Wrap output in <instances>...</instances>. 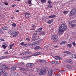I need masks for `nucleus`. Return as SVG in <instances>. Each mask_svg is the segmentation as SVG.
I'll list each match as a JSON object with an SVG mask.
<instances>
[{
    "mask_svg": "<svg viewBox=\"0 0 76 76\" xmlns=\"http://www.w3.org/2000/svg\"><path fill=\"white\" fill-rule=\"evenodd\" d=\"M67 29V26L65 24H62L59 27V29L58 31V33L59 34H61L64 32V30Z\"/></svg>",
    "mask_w": 76,
    "mask_h": 76,
    "instance_id": "1",
    "label": "nucleus"
},
{
    "mask_svg": "<svg viewBox=\"0 0 76 76\" xmlns=\"http://www.w3.org/2000/svg\"><path fill=\"white\" fill-rule=\"evenodd\" d=\"M48 69V68H46L45 69L41 70L39 73V75H45L47 73L46 71Z\"/></svg>",
    "mask_w": 76,
    "mask_h": 76,
    "instance_id": "2",
    "label": "nucleus"
},
{
    "mask_svg": "<svg viewBox=\"0 0 76 76\" xmlns=\"http://www.w3.org/2000/svg\"><path fill=\"white\" fill-rule=\"evenodd\" d=\"M51 38L52 40L54 41L55 42H57L58 39V38L57 36L56 35L52 36L51 37Z\"/></svg>",
    "mask_w": 76,
    "mask_h": 76,
    "instance_id": "3",
    "label": "nucleus"
},
{
    "mask_svg": "<svg viewBox=\"0 0 76 76\" xmlns=\"http://www.w3.org/2000/svg\"><path fill=\"white\" fill-rule=\"evenodd\" d=\"M76 13V9L74 8L71 10L70 12V15L72 16V15H74Z\"/></svg>",
    "mask_w": 76,
    "mask_h": 76,
    "instance_id": "4",
    "label": "nucleus"
},
{
    "mask_svg": "<svg viewBox=\"0 0 76 76\" xmlns=\"http://www.w3.org/2000/svg\"><path fill=\"white\" fill-rule=\"evenodd\" d=\"M26 66L27 67H30L31 69L32 67H33L34 65V64L32 63H28L26 64Z\"/></svg>",
    "mask_w": 76,
    "mask_h": 76,
    "instance_id": "5",
    "label": "nucleus"
},
{
    "mask_svg": "<svg viewBox=\"0 0 76 76\" xmlns=\"http://www.w3.org/2000/svg\"><path fill=\"white\" fill-rule=\"evenodd\" d=\"M20 74L17 72L12 73L10 74V76H20Z\"/></svg>",
    "mask_w": 76,
    "mask_h": 76,
    "instance_id": "6",
    "label": "nucleus"
},
{
    "mask_svg": "<svg viewBox=\"0 0 76 76\" xmlns=\"http://www.w3.org/2000/svg\"><path fill=\"white\" fill-rule=\"evenodd\" d=\"M15 31V29H12V30L9 31L8 32L10 35H13V34H14Z\"/></svg>",
    "mask_w": 76,
    "mask_h": 76,
    "instance_id": "7",
    "label": "nucleus"
},
{
    "mask_svg": "<svg viewBox=\"0 0 76 76\" xmlns=\"http://www.w3.org/2000/svg\"><path fill=\"white\" fill-rule=\"evenodd\" d=\"M52 74H53V69H50L48 71V76H51Z\"/></svg>",
    "mask_w": 76,
    "mask_h": 76,
    "instance_id": "8",
    "label": "nucleus"
},
{
    "mask_svg": "<svg viewBox=\"0 0 76 76\" xmlns=\"http://www.w3.org/2000/svg\"><path fill=\"white\" fill-rule=\"evenodd\" d=\"M1 68L3 69H7V66L4 65H1L0 66Z\"/></svg>",
    "mask_w": 76,
    "mask_h": 76,
    "instance_id": "9",
    "label": "nucleus"
},
{
    "mask_svg": "<svg viewBox=\"0 0 76 76\" xmlns=\"http://www.w3.org/2000/svg\"><path fill=\"white\" fill-rule=\"evenodd\" d=\"M16 69V66H14L13 67L11 68V71H13V70H15Z\"/></svg>",
    "mask_w": 76,
    "mask_h": 76,
    "instance_id": "10",
    "label": "nucleus"
},
{
    "mask_svg": "<svg viewBox=\"0 0 76 76\" xmlns=\"http://www.w3.org/2000/svg\"><path fill=\"white\" fill-rule=\"evenodd\" d=\"M4 73V70L3 69H0V75H3Z\"/></svg>",
    "mask_w": 76,
    "mask_h": 76,
    "instance_id": "11",
    "label": "nucleus"
},
{
    "mask_svg": "<svg viewBox=\"0 0 76 76\" xmlns=\"http://www.w3.org/2000/svg\"><path fill=\"white\" fill-rule=\"evenodd\" d=\"M31 57V56L23 57H22V58L23 60H27L28 58H29V57Z\"/></svg>",
    "mask_w": 76,
    "mask_h": 76,
    "instance_id": "12",
    "label": "nucleus"
},
{
    "mask_svg": "<svg viewBox=\"0 0 76 76\" xmlns=\"http://www.w3.org/2000/svg\"><path fill=\"white\" fill-rule=\"evenodd\" d=\"M13 37H16V36L18 35V32L15 31V32L13 34Z\"/></svg>",
    "mask_w": 76,
    "mask_h": 76,
    "instance_id": "13",
    "label": "nucleus"
},
{
    "mask_svg": "<svg viewBox=\"0 0 76 76\" xmlns=\"http://www.w3.org/2000/svg\"><path fill=\"white\" fill-rule=\"evenodd\" d=\"M39 61H40V63H46V61L44 60H41L40 59L39 60Z\"/></svg>",
    "mask_w": 76,
    "mask_h": 76,
    "instance_id": "14",
    "label": "nucleus"
},
{
    "mask_svg": "<svg viewBox=\"0 0 76 76\" xmlns=\"http://www.w3.org/2000/svg\"><path fill=\"white\" fill-rule=\"evenodd\" d=\"M70 56L72 58H76V55H74L73 54H71Z\"/></svg>",
    "mask_w": 76,
    "mask_h": 76,
    "instance_id": "15",
    "label": "nucleus"
},
{
    "mask_svg": "<svg viewBox=\"0 0 76 76\" xmlns=\"http://www.w3.org/2000/svg\"><path fill=\"white\" fill-rule=\"evenodd\" d=\"M55 59L57 60H60V59H61V58H60V57L59 56H55Z\"/></svg>",
    "mask_w": 76,
    "mask_h": 76,
    "instance_id": "16",
    "label": "nucleus"
},
{
    "mask_svg": "<svg viewBox=\"0 0 76 76\" xmlns=\"http://www.w3.org/2000/svg\"><path fill=\"white\" fill-rule=\"evenodd\" d=\"M2 29L4 30H7L9 29V28L7 26H4L2 28Z\"/></svg>",
    "mask_w": 76,
    "mask_h": 76,
    "instance_id": "17",
    "label": "nucleus"
},
{
    "mask_svg": "<svg viewBox=\"0 0 76 76\" xmlns=\"http://www.w3.org/2000/svg\"><path fill=\"white\" fill-rule=\"evenodd\" d=\"M25 16H27V17H29V16L30 15L29 13L26 12L24 14Z\"/></svg>",
    "mask_w": 76,
    "mask_h": 76,
    "instance_id": "18",
    "label": "nucleus"
},
{
    "mask_svg": "<svg viewBox=\"0 0 76 76\" xmlns=\"http://www.w3.org/2000/svg\"><path fill=\"white\" fill-rule=\"evenodd\" d=\"M33 39H32V41H36V40H37V39H36V37H35V36H33Z\"/></svg>",
    "mask_w": 76,
    "mask_h": 76,
    "instance_id": "19",
    "label": "nucleus"
},
{
    "mask_svg": "<svg viewBox=\"0 0 76 76\" xmlns=\"http://www.w3.org/2000/svg\"><path fill=\"white\" fill-rule=\"evenodd\" d=\"M68 61L69 63H71V64H73V63H74V61H72L71 59H69Z\"/></svg>",
    "mask_w": 76,
    "mask_h": 76,
    "instance_id": "20",
    "label": "nucleus"
},
{
    "mask_svg": "<svg viewBox=\"0 0 76 76\" xmlns=\"http://www.w3.org/2000/svg\"><path fill=\"white\" fill-rule=\"evenodd\" d=\"M55 17V15H52L49 16V18H53Z\"/></svg>",
    "mask_w": 76,
    "mask_h": 76,
    "instance_id": "21",
    "label": "nucleus"
},
{
    "mask_svg": "<svg viewBox=\"0 0 76 76\" xmlns=\"http://www.w3.org/2000/svg\"><path fill=\"white\" fill-rule=\"evenodd\" d=\"M57 61H53L52 62H51V63L52 64H57Z\"/></svg>",
    "mask_w": 76,
    "mask_h": 76,
    "instance_id": "22",
    "label": "nucleus"
},
{
    "mask_svg": "<svg viewBox=\"0 0 76 76\" xmlns=\"http://www.w3.org/2000/svg\"><path fill=\"white\" fill-rule=\"evenodd\" d=\"M18 67L19 68V70H21V71H22V70H23V71L25 70V69H24L23 68H22L21 67Z\"/></svg>",
    "mask_w": 76,
    "mask_h": 76,
    "instance_id": "23",
    "label": "nucleus"
},
{
    "mask_svg": "<svg viewBox=\"0 0 76 76\" xmlns=\"http://www.w3.org/2000/svg\"><path fill=\"white\" fill-rule=\"evenodd\" d=\"M41 48V47L39 46H37L36 47H35V50H39V48Z\"/></svg>",
    "mask_w": 76,
    "mask_h": 76,
    "instance_id": "24",
    "label": "nucleus"
},
{
    "mask_svg": "<svg viewBox=\"0 0 76 76\" xmlns=\"http://www.w3.org/2000/svg\"><path fill=\"white\" fill-rule=\"evenodd\" d=\"M76 24H72L71 25V26L72 28H75V27H76Z\"/></svg>",
    "mask_w": 76,
    "mask_h": 76,
    "instance_id": "25",
    "label": "nucleus"
},
{
    "mask_svg": "<svg viewBox=\"0 0 76 76\" xmlns=\"http://www.w3.org/2000/svg\"><path fill=\"white\" fill-rule=\"evenodd\" d=\"M66 42L63 41L61 42L60 43V45H61L62 44H64Z\"/></svg>",
    "mask_w": 76,
    "mask_h": 76,
    "instance_id": "26",
    "label": "nucleus"
},
{
    "mask_svg": "<svg viewBox=\"0 0 76 76\" xmlns=\"http://www.w3.org/2000/svg\"><path fill=\"white\" fill-rule=\"evenodd\" d=\"M36 46L35 45V42H33V43H32V45H31V47H34L35 46Z\"/></svg>",
    "mask_w": 76,
    "mask_h": 76,
    "instance_id": "27",
    "label": "nucleus"
},
{
    "mask_svg": "<svg viewBox=\"0 0 76 76\" xmlns=\"http://www.w3.org/2000/svg\"><path fill=\"white\" fill-rule=\"evenodd\" d=\"M48 23H53V20H49L48 21Z\"/></svg>",
    "mask_w": 76,
    "mask_h": 76,
    "instance_id": "28",
    "label": "nucleus"
},
{
    "mask_svg": "<svg viewBox=\"0 0 76 76\" xmlns=\"http://www.w3.org/2000/svg\"><path fill=\"white\" fill-rule=\"evenodd\" d=\"M67 67L69 69H71V66L70 65H68L67 66Z\"/></svg>",
    "mask_w": 76,
    "mask_h": 76,
    "instance_id": "29",
    "label": "nucleus"
},
{
    "mask_svg": "<svg viewBox=\"0 0 76 76\" xmlns=\"http://www.w3.org/2000/svg\"><path fill=\"white\" fill-rule=\"evenodd\" d=\"M12 26L13 27H16V24L15 23H13L12 24Z\"/></svg>",
    "mask_w": 76,
    "mask_h": 76,
    "instance_id": "30",
    "label": "nucleus"
},
{
    "mask_svg": "<svg viewBox=\"0 0 76 76\" xmlns=\"http://www.w3.org/2000/svg\"><path fill=\"white\" fill-rule=\"evenodd\" d=\"M25 55H27V54H30V52L28 51H26L25 52Z\"/></svg>",
    "mask_w": 76,
    "mask_h": 76,
    "instance_id": "31",
    "label": "nucleus"
},
{
    "mask_svg": "<svg viewBox=\"0 0 76 76\" xmlns=\"http://www.w3.org/2000/svg\"><path fill=\"white\" fill-rule=\"evenodd\" d=\"M32 56H38V52H36V53H34L32 55Z\"/></svg>",
    "mask_w": 76,
    "mask_h": 76,
    "instance_id": "32",
    "label": "nucleus"
},
{
    "mask_svg": "<svg viewBox=\"0 0 76 76\" xmlns=\"http://www.w3.org/2000/svg\"><path fill=\"white\" fill-rule=\"evenodd\" d=\"M4 31H2V30L0 29V34H3Z\"/></svg>",
    "mask_w": 76,
    "mask_h": 76,
    "instance_id": "33",
    "label": "nucleus"
},
{
    "mask_svg": "<svg viewBox=\"0 0 76 76\" xmlns=\"http://www.w3.org/2000/svg\"><path fill=\"white\" fill-rule=\"evenodd\" d=\"M67 46L69 47V48H71V47H72V45L70 44H68Z\"/></svg>",
    "mask_w": 76,
    "mask_h": 76,
    "instance_id": "34",
    "label": "nucleus"
},
{
    "mask_svg": "<svg viewBox=\"0 0 76 76\" xmlns=\"http://www.w3.org/2000/svg\"><path fill=\"white\" fill-rule=\"evenodd\" d=\"M67 13H68V11H66L64 12L63 13H64V14H67Z\"/></svg>",
    "mask_w": 76,
    "mask_h": 76,
    "instance_id": "35",
    "label": "nucleus"
},
{
    "mask_svg": "<svg viewBox=\"0 0 76 76\" xmlns=\"http://www.w3.org/2000/svg\"><path fill=\"white\" fill-rule=\"evenodd\" d=\"M48 6L50 8H51V7H52V5H51V4H48Z\"/></svg>",
    "mask_w": 76,
    "mask_h": 76,
    "instance_id": "36",
    "label": "nucleus"
},
{
    "mask_svg": "<svg viewBox=\"0 0 76 76\" xmlns=\"http://www.w3.org/2000/svg\"><path fill=\"white\" fill-rule=\"evenodd\" d=\"M42 28H40L38 29V31L40 32V31H42Z\"/></svg>",
    "mask_w": 76,
    "mask_h": 76,
    "instance_id": "37",
    "label": "nucleus"
},
{
    "mask_svg": "<svg viewBox=\"0 0 76 76\" xmlns=\"http://www.w3.org/2000/svg\"><path fill=\"white\" fill-rule=\"evenodd\" d=\"M2 47L4 49L6 48V46L5 45H2Z\"/></svg>",
    "mask_w": 76,
    "mask_h": 76,
    "instance_id": "38",
    "label": "nucleus"
},
{
    "mask_svg": "<svg viewBox=\"0 0 76 76\" xmlns=\"http://www.w3.org/2000/svg\"><path fill=\"white\" fill-rule=\"evenodd\" d=\"M5 57H5V56H2L0 58V59H3Z\"/></svg>",
    "mask_w": 76,
    "mask_h": 76,
    "instance_id": "39",
    "label": "nucleus"
},
{
    "mask_svg": "<svg viewBox=\"0 0 76 76\" xmlns=\"http://www.w3.org/2000/svg\"><path fill=\"white\" fill-rule=\"evenodd\" d=\"M9 74L7 73H5L4 74V76H8Z\"/></svg>",
    "mask_w": 76,
    "mask_h": 76,
    "instance_id": "40",
    "label": "nucleus"
},
{
    "mask_svg": "<svg viewBox=\"0 0 76 76\" xmlns=\"http://www.w3.org/2000/svg\"><path fill=\"white\" fill-rule=\"evenodd\" d=\"M38 35L37 33H35L34 34V35L33 36L35 37V36H36V35Z\"/></svg>",
    "mask_w": 76,
    "mask_h": 76,
    "instance_id": "41",
    "label": "nucleus"
},
{
    "mask_svg": "<svg viewBox=\"0 0 76 76\" xmlns=\"http://www.w3.org/2000/svg\"><path fill=\"white\" fill-rule=\"evenodd\" d=\"M24 42H22L20 43V45H22L23 46H24Z\"/></svg>",
    "mask_w": 76,
    "mask_h": 76,
    "instance_id": "42",
    "label": "nucleus"
},
{
    "mask_svg": "<svg viewBox=\"0 0 76 76\" xmlns=\"http://www.w3.org/2000/svg\"><path fill=\"white\" fill-rule=\"evenodd\" d=\"M4 54H9V53L8 51H5L4 53Z\"/></svg>",
    "mask_w": 76,
    "mask_h": 76,
    "instance_id": "43",
    "label": "nucleus"
},
{
    "mask_svg": "<svg viewBox=\"0 0 76 76\" xmlns=\"http://www.w3.org/2000/svg\"><path fill=\"white\" fill-rule=\"evenodd\" d=\"M66 54H70L71 53L69 51H66Z\"/></svg>",
    "mask_w": 76,
    "mask_h": 76,
    "instance_id": "44",
    "label": "nucleus"
},
{
    "mask_svg": "<svg viewBox=\"0 0 76 76\" xmlns=\"http://www.w3.org/2000/svg\"><path fill=\"white\" fill-rule=\"evenodd\" d=\"M20 65H21V66H22V65H23L24 64L23 63V62H21L20 63H19Z\"/></svg>",
    "mask_w": 76,
    "mask_h": 76,
    "instance_id": "45",
    "label": "nucleus"
},
{
    "mask_svg": "<svg viewBox=\"0 0 76 76\" xmlns=\"http://www.w3.org/2000/svg\"><path fill=\"white\" fill-rule=\"evenodd\" d=\"M41 34L42 35H45V33H44V32H42V33H41Z\"/></svg>",
    "mask_w": 76,
    "mask_h": 76,
    "instance_id": "46",
    "label": "nucleus"
},
{
    "mask_svg": "<svg viewBox=\"0 0 76 76\" xmlns=\"http://www.w3.org/2000/svg\"><path fill=\"white\" fill-rule=\"evenodd\" d=\"M26 39L27 41H30V39L28 38H26Z\"/></svg>",
    "mask_w": 76,
    "mask_h": 76,
    "instance_id": "47",
    "label": "nucleus"
},
{
    "mask_svg": "<svg viewBox=\"0 0 76 76\" xmlns=\"http://www.w3.org/2000/svg\"><path fill=\"white\" fill-rule=\"evenodd\" d=\"M35 43V45H38V43L36 42H34Z\"/></svg>",
    "mask_w": 76,
    "mask_h": 76,
    "instance_id": "48",
    "label": "nucleus"
},
{
    "mask_svg": "<svg viewBox=\"0 0 76 76\" xmlns=\"http://www.w3.org/2000/svg\"><path fill=\"white\" fill-rule=\"evenodd\" d=\"M72 44H73V45L74 46H75V45H76V43H75V42H74L72 43Z\"/></svg>",
    "mask_w": 76,
    "mask_h": 76,
    "instance_id": "49",
    "label": "nucleus"
},
{
    "mask_svg": "<svg viewBox=\"0 0 76 76\" xmlns=\"http://www.w3.org/2000/svg\"><path fill=\"white\" fill-rule=\"evenodd\" d=\"M14 45V44H12V45H10V47H13V46Z\"/></svg>",
    "mask_w": 76,
    "mask_h": 76,
    "instance_id": "50",
    "label": "nucleus"
},
{
    "mask_svg": "<svg viewBox=\"0 0 76 76\" xmlns=\"http://www.w3.org/2000/svg\"><path fill=\"white\" fill-rule=\"evenodd\" d=\"M28 3H29V4H31V1L29 0V1H28Z\"/></svg>",
    "mask_w": 76,
    "mask_h": 76,
    "instance_id": "51",
    "label": "nucleus"
},
{
    "mask_svg": "<svg viewBox=\"0 0 76 76\" xmlns=\"http://www.w3.org/2000/svg\"><path fill=\"white\" fill-rule=\"evenodd\" d=\"M4 4H5V5H8V3L7 2H5L4 3Z\"/></svg>",
    "mask_w": 76,
    "mask_h": 76,
    "instance_id": "52",
    "label": "nucleus"
},
{
    "mask_svg": "<svg viewBox=\"0 0 76 76\" xmlns=\"http://www.w3.org/2000/svg\"><path fill=\"white\" fill-rule=\"evenodd\" d=\"M41 2H45L46 1L45 0H41Z\"/></svg>",
    "mask_w": 76,
    "mask_h": 76,
    "instance_id": "53",
    "label": "nucleus"
},
{
    "mask_svg": "<svg viewBox=\"0 0 76 76\" xmlns=\"http://www.w3.org/2000/svg\"><path fill=\"white\" fill-rule=\"evenodd\" d=\"M38 56H39V55H41V53H40V52H38Z\"/></svg>",
    "mask_w": 76,
    "mask_h": 76,
    "instance_id": "54",
    "label": "nucleus"
},
{
    "mask_svg": "<svg viewBox=\"0 0 76 76\" xmlns=\"http://www.w3.org/2000/svg\"><path fill=\"white\" fill-rule=\"evenodd\" d=\"M0 41H4V40L3 39H0Z\"/></svg>",
    "mask_w": 76,
    "mask_h": 76,
    "instance_id": "55",
    "label": "nucleus"
},
{
    "mask_svg": "<svg viewBox=\"0 0 76 76\" xmlns=\"http://www.w3.org/2000/svg\"><path fill=\"white\" fill-rule=\"evenodd\" d=\"M15 6H16V5H12V7H15Z\"/></svg>",
    "mask_w": 76,
    "mask_h": 76,
    "instance_id": "56",
    "label": "nucleus"
},
{
    "mask_svg": "<svg viewBox=\"0 0 76 76\" xmlns=\"http://www.w3.org/2000/svg\"><path fill=\"white\" fill-rule=\"evenodd\" d=\"M22 54L23 55H25V52H23Z\"/></svg>",
    "mask_w": 76,
    "mask_h": 76,
    "instance_id": "57",
    "label": "nucleus"
},
{
    "mask_svg": "<svg viewBox=\"0 0 76 76\" xmlns=\"http://www.w3.org/2000/svg\"><path fill=\"white\" fill-rule=\"evenodd\" d=\"M36 27V26H35V25H33L32 26V28H35Z\"/></svg>",
    "mask_w": 76,
    "mask_h": 76,
    "instance_id": "58",
    "label": "nucleus"
},
{
    "mask_svg": "<svg viewBox=\"0 0 76 76\" xmlns=\"http://www.w3.org/2000/svg\"><path fill=\"white\" fill-rule=\"evenodd\" d=\"M28 46H30L31 47V46H32V45L30 44H28Z\"/></svg>",
    "mask_w": 76,
    "mask_h": 76,
    "instance_id": "59",
    "label": "nucleus"
},
{
    "mask_svg": "<svg viewBox=\"0 0 76 76\" xmlns=\"http://www.w3.org/2000/svg\"><path fill=\"white\" fill-rule=\"evenodd\" d=\"M48 2L49 4H51V2L50 1H48Z\"/></svg>",
    "mask_w": 76,
    "mask_h": 76,
    "instance_id": "60",
    "label": "nucleus"
},
{
    "mask_svg": "<svg viewBox=\"0 0 76 76\" xmlns=\"http://www.w3.org/2000/svg\"><path fill=\"white\" fill-rule=\"evenodd\" d=\"M72 23V22H69V25H71Z\"/></svg>",
    "mask_w": 76,
    "mask_h": 76,
    "instance_id": "61",
    "label": "nucleus"
},
{
    "mask_svg": "<svg viewBox=\"0 0 76 76\" xmlns=\"http://www.w3.org/2000/svg\"><path fill=\"white\" fill-rule=\"evenodd\" d=\"M16 12H19V10H17L16 11Z\"/></svg>",
    "mask_w": 76,
    "mask_h": 76,
    "instance_id": "62",
    "label": "nucleus"
},
{
    "mask_svg": "<svg viewBox=\"0 0 76 76\" xmlns=\"http://www.w3.org/2000/svg\"><path fill=\"white\" fill-rule=\"evenodd\" d=\"M63 53H65L66 54L67 51H64V52Z\"/></svg>",
    "mask_w": 76,
    "mask_h": 76,
    "instance_id": "63",
    "label": "nucleus"
},
{
    "mask_svg": "<svg viewBox=\"0 0 76 76\" xmlns=\"http://www.w3.org/2000/svg\"><path fill=\"white\" fill-rule=\"evenodd\" d=\"M27 45V44H24V46H26Z\"/></svg>",
    "mask_w": 76,
    "mask_h": 76,
    "instance_id": "64",
    "label": "nucleus"
}]
</instances>
